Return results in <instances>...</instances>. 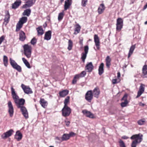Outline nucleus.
Instances as JSON below:
<instances>
[{
  "mask_svg": "<svg viewBox=\"0 0 147 147\" xmlns=\"http://www.w3.org/2000/svg\"><path fill=\"white\" fill-rule=\"evenodd\" d=\"M11 94L14 101L18 108H20L24 116L25 119L28 118V113L26 108L23 106L25 102V100L22 98L19 99V97L16 94L15 90L12 86L11 87Z\"/></svg>",
  "mask_w": 147,
  "mask_h": 147,
  "instance_id": "1",
  "label": "nucleus"
},
{
  "mask_svg": "<svg viewBox=\"0 0 147 147\" xmlns=\"http://www.w3.org/2000/svg\"><path fill=\"white\" fill-rule=\"evenodd\" d=\"M143 135L139 134L133 135L130 138L131 139L134 140L131 144V147H136L138 144H139L142 140Z\"/></svg>",
  "mask_w": 147,
  "mask_h": 147,
  "instance_id": "2",
  "label": "nucleus"
},
{
  "mask_svg": "<svg viewBox=\"0 0 147 147\" xmlns=\"http://www.w3.org/2000/svg\"><path fill=\"white\" fill-rule=\"evenodd\" d=\"M24 53L28 58L31 57L32 48L30 45L28 44H25L23 46Z\"/></svg>",
  "mask_w": 147,
  "mask_h": 147,
  "instance_id": "3",
  "label": "nucleus"
},
{
  "mask_svg": "<svg viewBox=\"0 0 147 147\" xmlns=\"http://www.w3.org/2000/svg\"><path fill=\"white\" fill-rule=\"evenodd\" d=\"M9 60L11 65L14 69H15L19 72H20L22 71L21 67L18 65L14 60L11 58H10Z\"/></svg>",
  "mask_w": 147,
  "mask_h": 147,
  "instance_id": "4",
  "label": "nucleus"
},
{
  "mask_svg": "<svg viewBox=\"0 0 147 147\" xmlns=\"http://www.w3.org/2000/svg\"><path fill=\"white\" fill-rule=\"evenodd\" d=\"M71 112V109L68 106H64L62 110V115L65 117L69 116Z\"/></svg>",
  "mask_w": 147,
  "mask_h": 147,
  "instance_id": "5",
  "label": "nucleus"
},
{
  "mask_svg": "<svg viewBox=\"0 0 147 147\" xmlns=\"http://www.w3.org/2000/svg\"><path fill=\"white\" fill-rule=\"evenodd\" d=\"M93 95L92 90L88 91L85 95V98L89 102H91L93 98Z\"/></svg>",
  "mask_w": 147,
  "mask_h": 147,
  "instance_id": "6",
  "label": "nucleus"
},
{
  "mask_svg": "<svg viewBox=\"0 0 147 147\" xmlns=\"http://www.w3.org/2000/svg\"><path fill=\"white\" fill-rule=\"evenodd\" d=\"M21 87L25 93L29 94L33 93V91L29 86H26L23 84H22Z\"/></svg>",
  "mask_w": 147,
  "mask_h": 147,
  "instance_id": "7",
  "label": "nucleus"
},
{
  "mask_svg": "<svg viewBox=\"0 0 147 147\" xmlns=\"http://www.w3.org/2000/svg\"><path fill=\"white\" fill-rule=\"evenodd\" d=\"M84 52H83L81 54V59L82 61L84 63L88 53V46H85L84 47Z\"/></svg>",
  "mask_w": 147,
  "mask_h": 147,
  "instance_id": "8",
  "label": "nucleus"
},
{
  "mask_svg": "<svg viewBox=\"0 0 147 147\" xmlns=\"http://www.w3.org/2000/svg\"><path fill=\"white\" fill-rule=\"evenodd\" d=\"M13 132V131L12 129H10L3 134L1 136V138L3 139H5L10 136Z\"/></svg>",
  "mask_w": 147,
  "mask_h": 147,
  "instance_id": "9",
  "label": "nucleus"
},
{
  "mask_svg": "<svg viewBox=\"0 0 147 147\" xmlns=\"http://www.w3.org/2000/svg\"><path fill=\"white\" fill-rule=\"evenodd\" d=\"M36 0H28L26 3L22 6L23 8L30 7L32 6L35 3Z\"/></svg>",
  "mask_w": 147,
  "mask_h": 147,
  "instance_id": "10",
  "label": "nucleus"
},
{
  "mask_svg": "<svg viewBox=\"0 0 147 147\" xmlns=\"http://www.w3.org/2000/svg\"><path fill=\"white\" fill-rule=\"evenodd\" d=\"M8 113L10 116L12 117L14 113L13 108L11 101H9L8 102Z\"/></svg>",
  "mask_w": 147,
  "mask_h": 147,
  "instance_id": "11",
  "label": "nucleus"
},
{
  "mask_svg": "<svg viewBox=\"0 0 147 147\" xmlns=\"http://www.w3.org/2000/svg\"><path fill=\"white\" fill-rule=\"evenodd\" d=\"M82 113L86 117L92 119L95 118V116L94 114L91 112L88 111L86 110H84L82 111Z\"/></svg>",
  "mask_w": 147,
  "mask_h": 147,
  "instance_id": "12",
  "label": "nucleus"
},
{
  "mask_svg": "<svg viewBox=\"0 0 147 147\" xmlns=\"http://www.w3.org/2000/svg\"><path fill=\"white\" fill-rule=\"evenodd\" d=\"M5 13L6 14L5 15V18L4 19V22L3 24L5 25H6L9 21L10 18V15L8 11H6Z\"/></svg>",
  "mask_w": 147,
  "mask_h": 147,
  "instance_id": "13",
  "label": "nucleus"
},
{
  "mask_svg": "<svg viewBox=\"0 0 147 147\" xmlns=\"http://www.w3.org/2000/svg\"><path fill=\"white\" fill-rule=\"evenodd\" d=\"M92 91L93 96L96 98H98L100 93L99 88L98 87H96Z\"/></svg>",
  "mask_w": 147,
  "mask_h": 147,
  "instance_id": "14",
  "label": "nucleus"
},
{
  "mask_svg": "<svg viewBox=\"0 0 147 147\" xmlns=\"http://www.w3.org/2000/svg\"><path fill=\"white\" fill-rule=\"evenodd\" d=\"M94 39L97 48L98 50H99L100 49V42L99 37L97 35L95 34L94 35Z\"/></svg>",
  "mask_w": 147,
  "mask_h": 147,
  "instance_id": "15",
  "label": "nucleus"
},
{
  "mask_svg": "<svg viewBox=\"0 0 147 147\" xmlns=\"http://www.w3.org/2000/svg\"><path fill=\"white\" fill-rule=\"evenodd\" d=\"M94 66L91 62H89L86 65L85 67V70H87V71L90 72L94 69Z\"/></svg>",
  "mask_w": 147,
  "mask_h": 147,
  "instance_id": "16",
  "label": "nucleus"
},
{
  "mask_svg": "<svg viewBox=\"0 0 147 147\" xmlns=\"http://www.w3.org/2000/svg\"><path fill=\"white\" fill-rule=\"evenodd\" d=\"M72 3V0H66L65 2L64 9L66 10L69 9Z\"/></svg>",
  "mask_w": 147,
  "mask_h": 147,
  "instance_id": "17",
  "label": "nucleus"
},
{
  "mask_svg": "<svg viewBox=\"0 0 147 147\" xmlns=\"http://www.w3.org/2000/svg\"><path fill=\"white\" fill-rule=\"evenodd\" d=\"M105 7L103 3L101 4L98 8L97 10L99 14H102L104 11Z\"/></svg>",
  "mask_w": 147,
  "mask_h": 147,
  "instance_id": "18",
  "label": "nucleus"
},
{
  "mask_svg": "<svg viewBox=\"0 0 147 147\" xmlns=\"http://www.w3.org/2000/svg\"><path fill=\"white\" fill-rule=\"evenodd\" d=\"M106 62V65L107 68L109 69L111 65V59L109 56H107L105 59Z\"/></svg>",
  "mask_w": 147,
  "mask_h": 147,
  "instance_id": "19",
  "label": "nucleus"
},
{
  "mask_svg": "<svg viewBox=\"0 0 147 147\" xmlns=\"http://www.w3.org/2000/svg\"><path fill=\"white\" fill-rule=\"evenodd\" d=\"M22 1L20 0H18V1H16L12 4V8L14 9H16L20 5Z\"/></svg>",
  "mask_w": 147,
  "mask_h": 147,
  "instance_id": "20",
  "label": "nucleus"
},
{
  "mask_svg": "<svg viewBox=\"0 0 147 147\" xmlns=\"http://www.w3.org/2000/svg\"><path fill=\"white\" fill-rule=\"evenodd\" d=\"M52 32L51 30H49L46 32L45 34L44 39L47 40H50L51 38Z\"/></svg>",
  "mask_w": 147,
  "mask_h": 147,
  "instance_id": "21",
  "label": "nucleus"
},
{
  "mask_svg": "<svg viewBox=\"0 0 147 147\" xmlns=\"http://www.w3.org/2000/svg\"><path fill=\"white\" fill-rule=\"evenodd\" d=\"M142 77L143 78H147V65H145L142 68V74L141 75Z\"/></svg>",
  "mask_w": 147,
  "mask_h": 147,
  "instance_id": "22",
  "label": "nucleus"
},
{
  "mask_svg": "<svg viewBox=\"0 0 147 147\" xmlns=\"http://www.w3.org/2000/svg\"><path fill=\"white\" fill-rule=\"evenodd\" d=\"M40 104L44 108H46L48 105L47 102L44 99L41 98L39 101Z\"/></svg>",
  "mask_w": 147,
  "mask_h": 147,
  "instance_id": "23",
  "label": "nucleus"
},
{
  "mask_svg": "<svg viewBox=\"0 0 147 147\" xmlns=\"http://www.w3.org/2000/svg\"><path fill=\"white\" fill-rule=\"evenodd\" d=\"M26 38L25 33L23 31H21L19 33V40L22 41H24Z\"/></svg>",
  "mask_w": 147,
  "mask_h": 147,
  "instance_id": "24",
  "label": "nucleus"
},
{
  "mask_svg": "<svg viewBox=\"0 0 147 147\" xmlns=\"http://www.w3.org/2000/svg\"><path fill=\"white\" fill-rule=\"evenodd\" d=\"M104 64L103 63H101L99 66L98 69V74L99 75H101L104 72Z\"/></svg>",
  "mask_w": 147,
  "mask_h": 147,
  "instance_id": "25",
  "label": "nucleus"
},
{
  "mask_svg": "<svg viewBox=\"0 0 147 147\" xmlns=\"http://www.w3.org/2000/svg\"><path fill=\"white\" fill-rule=\"evenodd\" d=\"M69 91L68 90H65L62 91H60L59 92V94L60 97H63L67 95Z\"/></svg>",
  "mask_w": 147,
  "mask_h": 147,
  "instance_id": "26",
  "label": "nucleus"
},
{
  "mask_svg": "<svg viewBox=\"0 0 147 147\" xmlns=\"http://www.w3.org/2000/svg\"><path fill=\"white\" fill-rule=\"evenodd\" d=\"M75 27L74 32V34L76 35L80 32L81 27L79 24H76L75 26Z\"/></svg>",
  "mask_w": 147,
  "mask_h": 147,
  "instance_id": "27",
  "label": "nucleus"
},
{
  "mask_svg": "<svg viewBox=\"0 0 147 147\" xmlns=\"http://www.w3.org/2000/svg\"><path fill=\"white\" fill-rule=\"evenodd\" d=\"M136 48V44L132 45L130 47L128 55V58H129L132 54Z\"/></svg>",
  "mask_w": 147,
  "mask_h": 147,
  "instance_id": "28",
  "label": "nucleus"
},
{
  "mask_svg": "<svg viewBox=\"0 0 147 147\" xmlns=\"http://www.w3.org/2000/svg\"><path fill=\"white\" fill-rule=\"evenodd\" d=\"M22 134L20 131H18L15 135V138L18 141H20L22 138Z\"/></svg>",
  "mask_w": 147,
  "mask_h": 147,
  "instance_id": "29",
  "label": "nucleus"
},
{
  "mask_svg": "<svg viewBox=\"0 0 147 147\" xmlns=\"http://www.w3.org/2000/svg\"><path fill=\"white\" fill-rule=\"evenodd\" d=\"M38 32V35L40 36L44 34V31L41 26H39L36 28Z\"/></svg>",
  "mask_w": 147,
  "mask_h": 147,
  "instance_id": "30",
  "label": "nucleus"
},
{
  "mask_svg": "<svg viewBox=\"0 0 147 147\" xmlns=\"http://www.w3.org/2000/svg\"><path fill=\"white\" fill-rule=\"evenodd\" d=\"M70 136L68 134H64L61 138V141H66L69 139Z\"/></svg>",
  "mask_w": 147,
  "mask_h": 147,
  "instance_id": "31",
  "label": "nucleus"
},
{
  "mask_svg": "<svg viewBox=\"0 0 147 147\" xmlns=\"http://www.w3.org/2000/svg\"><path fill=\"white\" fill-rule=\"evenodd\" d=\"M22 59L24 63L28 68H31V67L29 63L25 58L23 57Z\"/></svg>",
  "mask_w": 147,
  "mask_h": 147,
  "instance_id": "32",
  "label": "nucleus"
},
{
  "mask_svg": "<svg viewBox=\"0 0 147 147\" xmlns=\"http://www.w3.org/2000/svg\"><path fill=\"white\" fill-rule=\"evenodd\" d=\"M23 24L20 22H19L16 25V32H18L22 28L23 26Z\"/></svg>",
  "mask_w": 147,
  "mask_h": 147,
  "instance_id": "33",
  "label": "nucleus"
},
{
  "mask_svg": "<svg viewBox=\"0 0 147 147\" xmlns=\"http://www.w3.org/2000/svg\"><path fill=\"white\" fill-rule=\"evenodd\" d=\"M31 13V10L30 9H27L25 10L23 13V16H29Z\"/></svg>",
  "mask_w": 147,
  "mask_h": 147,
  "instance_id": "34",
  "label": "nucleus"
},
{
  "mask_svg": "<svg viewBox=\"0 0 147 147\" xmlns=\"http://www.w3.org/2000/svg\"><path fill=\"white\" fill-rule=\"evenodd\" d=\"M27 20L28 18L27 17H23L20 19L18 22L23 25L24 23L27 22Z\"/></svg>",
  "mask_w": 147,
  "mask_h": 147,
  "instance_id": "35",
  "label": "nucleus"
},
{
  "mask_svg": "<svg viewBox=\"0 0 147 147\" xmlns=\"http://www.w3.org/2000/svg\"><path fill=\"white\" fill-rule=\"evenodd\" d=\"M3 62L4 65L7 67L8 64V59L7 57L5 55L3 56Z\"/></svg>",
  "mask_w": 147,
  "mask_h": 147,
  "instance_id": "36",
  "label": "nucleus"
},
{
  "mask_svg": "<svg viewBox=\"0 0 147 147\" xmlns=\"http://www.w3.org/2000/svg\"><path fill=\"white\" fill-rule=\"evenodd\" d=\"M64 16V13L63 11L59 13V14L58 19L59 21H61L63 19Z\"/></svg>",
  "mask_w": 147,
  "mask_h": 147,
  "instance_id": "37",
  "label": "nucleus"
},
{
  "mask_svg": "<svg viewBox=\"0 0 147 147\" xmlns=\"http://www.w3.org/2000/svg\"><path fill=\"white\" fill-rule=\"evenodd\" d=\"M69 99L70 97L69 96H67L65 99L64 102V106H68V104L69 102Z\"/></svg>",
  "mask_w": 147,
  "mask_h": 147,
  "instance_id": "38",
  "label": "nucleus"
},
{
  "mask_svg": "<svg viewBox=\"0 0 147 147\" xmlns=\"http://www.w3.org/2000/svg\"><path fill=\"white\" fill-rule=\"evenodd\" d=\"M73 47V42L71 40H69L68 42V47L67 49L69 51L71 50Z\"/></svg>",
  "mask_w": 147,
  "mask_h": 147,
  "instance_id": "39",
  "label": "nucleus"
},
{
  "mask_svg": "<svg viewBox=\"0 0 147 147\" xmlns=\"http://www.w3.org/2000/svg\"><path fill=\"white\" fill-rule=\"evenodd\" d=\"M79 79V76L77 74L74 77V78L73 79L72 81V84H74L76 83L77 81Z\"/></svg>",
  "mask_w": 147,
  "mask_h": 147,
  "instance_id": "40",
  "label": "nucleus"
},
{
  "mask_svg": "<svg viewBox=\"0 0 147 147\" xmlns=\"http://www.w3.org/2000/svg\"><path fill=\"white\" fill-rule=\"evenodd\" d=\"M116 24L123 25V20L120 18H118L117 20Z\"/></svg>",
  "mask_w": 147,
  "mask_h": 147,
  "instance_id": "41",
  "label": "nucleus"
},
{
  "mask_svg": "<svg viewBox=\"0 0 147 147\" xmlns=\"http://www.w3.org/2000/svg\"><path fill=\"white\" fill-rule=\"evenodd\" d=\"M116 30L117 31H120L122 28H123V25L116 24Z\"/></svg>",
  "mask_w": 147,
  "mask_h": 147,
  "instance_id": "42",
  "label": "nucleus"
},
{
  "mask_svg": "<svg viewBox=\"0 0 147 147\" xmlns=\"http://www.w3.org/2000/svg\"><path fill=\"white\" fill-rule=\"evenodd\" d=\"M145 85L144 84H141L139 90L143 92L145 90Z\"/></svg>",
  "mask_w": 147,
  "mask_h": 147,
  "instance_id": "43",
  "label": "nucleus"
},
{
  "mask_svg": "<svg viewBox=\"0 0 147 147\" xmlns=\"http://www.w3.org/2000/svg\"><path fill=\"white\" fill-rule=\"evenodd\" d=\"M86 74V73L85 71H82L80 74H77L79 76V78L80 77H84Z\"/></svg>",
  "mask_w": 147,
  "mask_h": 147,
  "instance_id": "44",
  "label": "nucleus"
},
{
  "mask_svg": "<svg viewBox=\"0 0 147 147\" xmlns=\"http://www.w3.org/2000/svg\"><path fill=\"white\" fill-rule=\"evenodd\" d=\"M128 103L127 100L125 101L124 102H122L121 104V105L122 107H126Z\"/></svg>",
  "mask_w": 147,
  "mask_h": 147,
  "instance_id": "45",
  "label": "nucleus"
},
{
  "mask_svg": "<svg viewBox=\"0 0 147 147\" xmlns=\"http://www.w3.org/2000/svg\"><path fill=\"white\" fill-rule=\"evenodd\" d=\"M88 2V0H82L81 5L83 7H85Z\"/></svg>",
  "mask_w": 147,
  "mask_h": 147,
  "instance_id": "46",
  "label": "nucleus"
},
{
  "mask_svg": "<svg viewBox=\"0 0 147 147\" xmlns=\"http://www.w3.org/2000/svg\"><path fill=\"white\" fill-rule=\"evenodd\" d=\"M119 143L120 147H126L124 143L121 140H120Z\"/></svg>",
  "mask_w": 147,
  "mask_h": 147,
  "instance_id": "47",
  "label": "nucleus"
},
{
  "mask_svg": "<svg viewBox=\"0 0 147 147\" xmlns=\"http://www.w3.org/2000/svg\"><path fill=\"white\" fill-rule=\"evenodd\" d=\"M37 40L35 38H33L30 41L32 45H35L36 42Z\"/></svg>",
  "mask_w": 147,
  "mask_h": 147,
  "instance_id": "48",
  "label": "nucleus"
},
{
  "mask_svg": "<svg viewBox=\"0 0 147 147\" xmlns=\"http://www.w3.org/2000/svg\"><path fill=\"white\" fill-rule=\"evenodd\" d=\"M145 121L144 120H138L137 123L139 125H141L144 124L145 123Z\"/></svg>",
  "mask_w": 147,
  "mask_h": 147,
  "instance_id": "49",
  "label": "nucleus"
},
{
  "mask_svg": "<svg viewBox=\"0 0 147 147\" xmlns=\"http://www.w3.org/2000/svg\"><path fill=\"white\" fill-rule=\"evenodd\" d=\"M127 94H124L123 98H121V100H124L126 101L127 100Z\"/></svg>",
  "mask_w": 147,
  "mask_h": 147,
  "instance_id": "50",
  "label": "nucleus"
},
{
  "mask_svg": "<svg viewBox=\"0 0 147 147\" xmlns=\"http://www.w3.org/2000/svg\"><path fill=\"white\" fill-rule=\"evenodd\" d=\"M143 93V92L139 90L138 92L137 95V96H136V98H138Z\"/></svg>",
  "mask_w": 147,
  "mask_h": 147,
  "instance_id": "51",
  "label": "nucleus"
},
{
  "mask_svg": "<svg viewBox=\"0 0 147 147\" xmlns=\"http://www.w3.org/2000/svg\"><path fill=\"white\" fill-rule=\"evenodd\" d=\"M65 122L66 125L67 126H68L70 123V121L69 120H65Z\"/></svg>",
  "mask_w": 147,
  "mask_h": 147,
  "instance_id": "52",
  "label": "nucleus"
},
{
  "mask_svg": "<svg viewBox=\"0 0 147 147\" xmlns=\"http://www.w3.org/2000/svg\"><path fill=\"white\" fill-rule=\"evenodd\" d=\"M112 83L113 84H117L119 82L117 81V79H113L112 80Z\"/></svg>",
  "mask_w": 147,
  "mask_h": 147,
  "instance_id": "53",
  "label": "nucleus"
},
{
  "mask_svg": "<svg viewBox=\"0 0 147 147\" xmlns=\"http://www.w3.org/2000/svg\"><path fill=\"white\" fill-rule=\"evenodd\" d=\"M70 136V137L71 136H73L75 135V133L73 132H71L68 134Z\"/></svg>",
  "mask_w": 147,
  "mask_h": 147,
  "instance_id": "54",
  "label": "nucleus"
},
{
  "mask_svg": "<svg viewBox=\"0 0 147 147\" xmlns=\"http://www.w3.org/2000/svg\"><path fill=\"white\" fill-rule=\"evenodd\" d=\"M83 39H80V40L79 41V43L80 45L82 46L83 45Z\"/></svg>",
  "mask_w": 147,
  "mask_h": 147,
  "instance_id": "55",
  "label": "nucleus"
},
{
  "mask_svg": "<svg viewBox=\"0 0 147 147\" xmlns=\"http://www.w3.org/2000/svg\"><path fill=\"white\" fill-rule=\"evenodd\" d=\"M122 138L124 139H127L129 138V137L126 136H124L122 137Z\"/></svg>",
  "mask_w": 147,
  "mask_h": 147,
  "instance_id": "56",
  "label": "nucleus"
},
{
  "mask_svg": "<svg viewBox=\"0 0 147 147\" xmlns=\"http://www.w3.org/2000/svg\"><path fill=\"white\" fill-rule=\"evenodd\" d=\"M55 139L59 141H61V138H60L58 137H56L55 138Z\"/></svg>",
  "mask_w": 147,
  "mask_h": 147,
  "instance_id": "57",
  "label": "nucleus"
},
{
  "mask_svg": "<svg viewBox=\"0 0 147 147\" xmlns=\"http://www.w3.org/2000/svg\"><path fill=\"white\" fill-rule=\"evenodd\" d=\"M147 8V3H146V4L144 6L143 10H144L145 9Z\"/></svg>",
  "mask_w": 147,
  "mask_h": 147,
  "instance_id": "58",
  "label": "nucleus"
},
{
  "mask_svg": "<svg viewBox=\"0 0 147 147\" xmlns=\"http://www.w3.org/2000/svg\"><path fill=\"white\" fill-rule=\"evenodd\" d=\"M139 105L140 106L144 107L145 105V104L141 102L139 103Z\"/></svg>",
  "mask_w": 147,
  "mask_h": 147,
  "instance_id": "59",
  "label": "nucleus"
},
{
  "mask_svg": "<svg viewBox=\"0 0 147 147\" xmlns=\"http://www.w3.org/2000/svg\"><path fill=\"white\" fill-rule=\"evenodd\" d=\"M117 78H119L120 77V74L119 72H118L117 73Z\"/></svg>",
  "mask_w": 147,
  "mask_h": 147,
  "instance_id": "60",
  "label": "nucleus"
},
{
  "mask_svg": "<svg viewBox=\"0 0 147 147\" xmlns=\"http://www.w3.org/2000/svg\"><path fill=\"white\" fill-rule=\"evenodd\" d=\"M47 26V24L46 22H45V24L43 25V26L44 28H45Z\"/></svg>",
  "mask_w": 147,
  "mask_h": 147,
  "instance_id": "61",
  "label": "nucleus"
},
{
  "mask_svg": "<svg viewBox=\"0 0 147 147\" xmlns=\"http://www.w3.org/2000/svg\"><path fill=\"white\" fill-rule=\"evenodd\" d=\"M60 2H61V3L64 1V0H60Z\"/></svg>",
  "mask_w": 147,
  "mask_h": 147,
  "instance_id": "62",
  "label": "nucleus"
},
{
  "mask_svg": "<svg viewBox=\"0 0 147 147\" xmlns=\"http://www.w3.org/2000/svg\"><path fill=\"white\" fill-rule=\"evenodd\" d=\"M144 24H145V25H146L147 24V21H146L145 23H144Z\"/></svg>",
  "mask_w": 147,
  "mask_h": 147,
  "instance_id": "63",
  "label": "nucleus"
},
{
  "mask_svg": "<svg viewBox=\"0 0 147 147\" xmlns=\"http://www.w3.org/2000/svg\"><path fill=\"white\" fill-rule=\"evenodd\" d=\"M34 102H36V100L35 99H34Z\"/></svg>",
  "mask_w": 147,
  "mask_h": 147,
  "instance_id": "64",
  "label": "nucleus"
}]
</instances>
